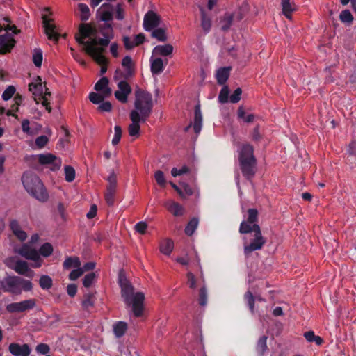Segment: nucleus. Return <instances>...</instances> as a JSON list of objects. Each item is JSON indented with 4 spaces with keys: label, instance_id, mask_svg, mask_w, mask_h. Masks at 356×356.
<instances>
[{
    "label": "nucleus",
    "instance_id": "1",
    "mask_svg": "<svg viewBox=\"0 0 356 356\" xmlns=\"http://www.w3.org/2000/svg\"><path fill=\"white\" fill-rule=\"evenodd\" d=\"M238 163L243 176L252 181L257 171V159L254 156V148L249 143H243L238 150Z\"/></svg>",
    "mask_w": 356,
    "mask_h": 356
},
{
    "label": "nucleus",
    "instance_id": "2",
    "mask_svg": "<svg viewBox=\"0 0 356 356\" xmlns=\"http://www.w3.org/2000/svg\"><path fill=\"white\" fill-rule=\"evenodd\" d=\"M121 296L128 307L131 306L136 317H140L144 310L145 296L142 292L134 293V286L128 281H120Z\"/></svg>",
    "mask_w": 356,
    "mask_h": 356
},
{
    "label": "nucleus",
    "instance_id": "3",
    "mask_svg": "<svg viewBox=\"0 0 356 356\" xmlns=\"http://www.w3.org/2000/svg\"><path fill=\"white\" fill-rule=\"evenodd\" d=\"M22 182L26 191L38 200L44 202L49 195L40 178L31 172H25Z\"/></svg>",
    "mask_w": 356,
    "mask_h": 356
},
{
    "label": "nucleus",
    "instance_id": "4",
    "mask_svg": "<svg viewBox=\"0 0 356 356\" xmlns=\"http://www.w3.org/2000/svg\"><path fill=\"white\" fill-rule=\"evenodd\" d=\"M0 289L4 293L18 296L22 291H31L33 289V284L22 277L16 275H7L0 280Z\"/></svg>",
    "mask_w": 356,
    "mask_h": 356
},
{
    "label": "nucleus",
    "instance_id": "5",
    "mask_svg": "<svg viewBox=\"0 0 356 356\" xmlns=\"http://www.w3.org/2000/svg\"><path fill=\"white\" fill-rule=\"evenodd\" d=\"M254 229L251 230L250 233H241L245 234L243 236V253L246 258H248L251 254L263 248L266 243L263 236L259 225L254 226Z\"/></svg>",
    "mask_w": 356,
    "mask_h": 356
},
{
    "label": "nucleus",
    "instance_id": "6",
    "mask_svg": "<svg viewBox=\"0 0 356 356\" xmlns=\"http://www.w3.org/2000/svg\"><path fill=\"white\" fill-rule=\"evenodd\" d=\"M134 107V111H138L143 119L147 120L151 115L153 108L152 94L137 88L135 91Z\"/></svg>",
    "mask_w": 356,
    "mask_h": 356
},
{
    "label": "nucleus",
    "instance_id": "7",
    "mask_svg": "<svg viewBox=\"0 0 356 356\" xmlns=\"http://www.w3.org/2000/svg\"><path fill=\"white\" fill-rule=\"evenodd\" d=\"M76 42L79 44L84 46L85 51L87 54L97 50H104L105 47L109 44L108 39L94 38L90 41H85L83 38H76Z\"/></svg>",
    "mask_w": 356,
    "mask_h": 356
},
{
    "label": "nucleus",
    "instance_id": "8",
    "mask_svg": "<svg viewBox=\"0 0 356 356\" xmlns=\"http://www.w3.org/2000/svg\"><path fill=\"white\" fill-rule=\"evenodd\" d=\"M36 302L37 300L34 298L24 300L8 304L6 309L9 313H22L33 309L36 306Z\"/></svg>",
    "mask_w": 356,
    "mask_h": 356
},
{
    "label": "nucleus",
    "instance_id": "9",
    "mask_svg": "<svg viewBox=\"0 0 356 356\" xmlns=\"http://www.w3.org/2000/svg\"><path fill=\"white\" fill-rule=\"evenodd\" d=\"M248 217L246 220H243L239 226V233H250L251 230L254 229V226L259 225L258 211L256 209H248L247 211Z\"/></svg>",
    "mask_w": 356,
    "mask_h": 356
},
{
    "label": "nucleus",
    "instance_id": "10",
    "mask_svg": "<svg viewBox=\"0 0 356 356\" xmlns=\"http://www.w3.org/2000/svg\"><path fill=\"white\" fill-rule=\"evenodd\" d=\"M108 182L106 191L104 194L105 201L109 206H113L115 202V195L117 188V176L114 172H112L107 178Z\"/></svg>",
    "mask_w": 356,
    "mask_h": 356
},
{
    "label": "nucleus",
    "instance_id": "11",
    "mask_svg": "<svg viewBox=\"0 0 356 356\" xmlns=\"http://www.w3.org/2000/svg\"><path fill=\"white\" fill-rule=\"evenodd\" d=\"M38 162L41 165H50V169L53 171L58 170L62 163L60 158L50 153L39 154Z\"/></svg>",
    "mask_w": 356,
    "mask_h": 356
},
{
    "label": "nucleus",
    "instance_id": "12",
    "mask_svg": "<svg viewBox=\"0 0 356 356\" xmlns=\"http://www.w3.org/2000/svg\"><path fill=\"white\" fill-rule=\"evenodd\" d=\"M130 119L131 124L129 126V134L131 136H138L140 130V122H145L143 117L140 115L138 111H131L130 112Z\"/></svg>",
    "mask_w": 356,
    "mask_h": 356
},
{
    "label": "nucleus",
    "instance_id": "13",
    "mask_svg": "<svg viewBox=\"0 0 356 356\" xmlns=\"http://www.w3.org/2000/svg\"><path fill=\"white\" fill-rule=\"evenodd\" d=\"M118 90L114 93L115 98L121 103H127L128 96L131 92L130 85L124 80L119 81L118 83Z\"/></svg>",
    "mask_w": 356,
    "mask_h": 356
},
{
    "label": "nucleus",
    "instance_id": "14",
    "mask_svg": "<svg viewBox=\"0 0 356 356\" xmlns=\"http://www.w3.org/2000/svg\"><path fill=\"white\" fill-rule=\"evenodd\" d=\"M159 16L152 10L148 11L144 17L143 27L145 31H150L160 24Z\"/></svg>",
    "mask_w": 356,
    "mask_h": 356
},
{
    "label": "nucleus",
    "instance_id": "15",
    "mask_svg": "<svg viewBox=\"0 0 356 356\" xmlns=\"http://www.w3.org/2000/svg\"><path fill=\"white\" fill-rule=\"evenodd\" d=\"M50 21L46 15L42 16L43 27L48 39L57 42L59 40L60 35L56 31L55 24H51Z\"/></svg>",
    "mask_w": 356,
    "mask_h": 356
},
{
    "label": "nucleus",
    "instance_id": "16",
    "mask_svg": "<svg viewBox=\"0 0 356 356\" xmlns=\"http://www.w3.org/2000/svg\"><path fill=\"white\" fill-rule=\"evenodd\" d=\"M15 44V40L11 35L5 33L0 35V54H4L10 52Z\"/></svg>",
    "mask_w": 356,
    "mask_h": 356
},
{
    "label": "nucleus",
    "instance_id": "17",
    "mask_svg": "<svg viewBox=\"0 0 356 356\" xmlns=\"http://www.w3.org/2000/svg\"><path fill=\"white\" fill-rule=\"evenodd\" d=\"M9 352L14 356H29L31 348L26 343L22 345L17 343H11L8 347Z\"/></svg>",
    "mask_w": 356,
    "mask_h": 356
},
{
    "label": "nucleus",
    "instance_id": "18",
    "mask_svg": "<svg viewBox=\"0 0 356 356\" xmlns=\"http://www.w3.org/2000/svg\"><path fill=\"white\" fill-rule=\"evenodd\" d=\"M113 6L108 3H104L97 10V14L101 21L108 22L113 19Z\"/></svg>",
    "mask_w": 356,
    "mask_h": 356
},
{
    "label": "nucleus",
    "instance_id": "19",
    "mask_svg": "<svg viewBox=\"0 0 356 356\" xmlns=\"http://www.w3.org/2000/svg\"><path fill=\"white\" fill-rule=\"evenodd\" d=\"M18 253L26 259L38 261L40 259L38 252L35 249L31 248L26 244H24L22 246V248L19 250Z\"/></svg>",
    "mask_w": 356,
    "mask_h": 356
},
{
    "label": "nucleus",
    "instance_id": "20",
    "mask_svg": "<svg viewBox=\"0 0 356 356\" xmlns=\"http://www.w3.org/2000/svg\"><path fill=\"white\" fill-rule=\"evenodd\" d=\"M109 80L107 77H102L95 85V90L101 92L106 97H109L111 95L112 90L108 87Z\"/></svg>",
    "mask_w": 356,
    "mask_h": 356
},
{
    "label": "nucleus",
    "instance_id": "21",
    "mask_svg": "<svg viewBox=\"0 0 356 356\" xmlns=\"http://www.w3.org/2000/svg\"><path fill=\"white\" fill-rule=\"evenodd\" d=\"M10 228L13 234L21 241H24L27 238L26 233L22 229L20 225L16 220H12L10 222Z\"/></svg>",
    "mask_w": 356,
    "mask_h": 356
},
{
    "label": "nucleus",
    "instance_id": "22",
    "mask_svg": "<svg viewBox=\"0 0 356 356\" xmlns=\"http://www.w3.org/2000/svg\"><path fill=\"white\" fill-rule=\"evenodd\" d=\"M202 126V115L199 104L195 105L194 108L193 129L196 134H200Z\"/></svg>",
    "mask_w": 356,
    "mask_h": 356
},
{
    "label": "nucleus",
    "instance_id": "23",
    "mask_svg": "<svg viewBox=\"0 0 356 356\" xmlns=\"http://www.w3.org/2000/svg\"><path fill=\"white\" fill-rule=\"evenodd\" d=\"M231 70V67H224L217 70L216 78L219 85L222 86L225 84L229 77Z\"/></svg>",
    "mask_w": 356,
    "mask_h": 356
},
{
    "label": "nucleus",
    "instance_id": "24",
    "mask_svg": "<svg viewBox=\"0 0 356 356\" xmlns=\"http://www.w3.org/2000/svg\"><path fill=\"white\" fill-rule=\"evenodd\" d=\"M244 300L247 302L249 309L252 314L254 313V303L255 300L258 301H264V299L262 298L260 296H254L252 293L250 291H246L244 294Z\"/></svg>",
    "mask_w": 356,
    "mask_h": 356
},
{
    "label": "nucleus",
    "instance_id": "25",
    "mask_svg": "<svg viewBox=\"0 0 356 356\" xmlns=\"http://www.w3.org/2000/svg\"><path fill=\"white\" fill-rule=\"evenodd\" d=\"M96 29L92 27L89 24H81L79 26L80 37H76V38H83L84 40L86 38L90 35H95L96 34Z\"/></svg>",
    "mask_w": 356,
    "mask_h": 356
},
{
    "label": "nucleus",
    "instance_id": "26",
    "mask_svg": "<svg viewBox=\"0 0 356 356\" xmlns=\"http://www.w3.org/2000/svg\"><path fill=\"white\" fill-rule=\"evenodd\" d=\"M168 210L175 216H181L184 215V207L177 202L170 201L165 204Z\"/></svg>",
    "mask_w": 356,
    "mask_h": 356
},
{
    "label": "nucleus",
    "instance_id": "27",
    "mask_svg": "<svg viewBox=\"0 0 356 356\" xmlns=\"http://www.w3.org/2000/svg\"><path fill=\"white\" fill-rule=\"evenodd\" d=\"M173 51V47L170 44L164 45H157L153 49V54L155 55H161L167 56L170 55Z\"/></svg>",
    "mask_w": 356,
    "mask_h": 356
},
{
    "label": "nucleus",
    "instance_id": "28",
    "mask_svg": "<svg viewBox=\"0 0 356 356\" xmlns=\"http://www.w3.org/2000/svg\"><path fill=\"white\" fill-rule=\"evenodd\" d=\"M164 70L163 60L161 58L151 59V72L153 74H159Z\"/></svg>",
    "mask_w": 356,
    "mask_h": 356
},
{
    "label": "nucleus",
    "instance_id": "29",
    "mask_svg": "<svg viewBox=\"0 0 356 356\" xmlns=\"http://www.w3.org/2000/svg\"><path fill=\"white\" fill-rule=\"evenodd\" d=\"M104 50H97L92 53L88 54L92 58V59L100 65H105V64H108V61L107 58L103 55Z\"/></svg>",
    "mask_w": 356,
    "mask_h": 356
},
{
    "label": "nucleus",
    "instance_id": "30",
    "mask_svg": "<svg viewBox=\"0 0 356 356\" xmlns=\"http://www.w3.org/2000/svg\"><path fill=\"white\" fill-rule=\"evenodd\" d=\"M95 295L93 293L89 291L83 295L81 302V305L84 309H88L94 306L95 304Z\"/></svg>",
    "mask_w": 356,
    "mask_h": 356
},
{
    "label": "nucleus",
    "instance_id": "31",
    "mask_svg": "<svg viewBox=\"0 0 356 356\" xmlns=\"http://www.w3.org/2000/svg\"><path fill=\"white\" fill-rule=\"evenodd\" d=\"M267 339L266 336L263 335L257 341L256 351L259 356H264L265 352L268 350Z\"/></svg>",
    "mask_w": 356,
    "mask_h": 356
},
{
    "label": "nucleus",
    "instance_id": "32",
    "mask_svg": "<svg viewBox=\"0 0 356 356\" xmlns=\"http://www.w3.org/2000/svg\"><path fill=\"white\" fill-rule=\"evenodd\" d=\"M234 21V15L230 13H226L220 20L221 29L224 31H228Z\"/></svg>",
    "mask_w": 356,
    "mask_h": 356
},
{
    "label": "nucleus",
    "instance_id": "33",
    "mask_svg": "<svg viewBox=\"0 0 356 356\" xmlns=\"http://www.w3.org/2000/svg\"><path fill=\"white\" fill-rule=\"evenodd\" d=\"M127 325L125 322L119 321L113 325V332L116 337H122L126 332Z\"/></svg>",
    "mask_w": 356,
    "mask_h": 356
},
{
    "label": "nucleus",
    "instance_id": "34",
    "mask_svg": "<svg viewBox=\"0 0 356 356\" xmlns=\"http://www.w3.org/2000/svg\"><path fill=\"white\" fill-rule=\"evenodd\" d=\"M63 266L65 269L68 270L72 267H80L81 262L79 258L77 257H68L64 261Z\"/></svg>",
    "mask_w": 356,
    "mask_h": 356
},
{
    "label": "nucleus",
    "instance_id": "35",
    "mask_svg": "<svg viewBox=\"0 0 356 356\" xmlns=\"http://www.w3.org/2000/svg\"><path fill=\"white\" fill-rule=\"evenodd\" d=\"M173 241L170 239H165L160 243V251L165 254L169 255L173 250Z\"/></svg>",
    "mask_w": 356,
    "mask_h": 356
},
{
    "label": "nucleus",
    "instance_id": "36",
    "mask_svg": "<svg viewBox=\"0 0 356 356\" xmlns=\"http://www.w3.org/2000/svg\"><path fill=\"white\" fill-rule=\"evenodd\" d=\"M122 65L124 68V70L127 71V74L129 75H134V67L132 62V59L131 56H126L124 57L122 61Z\"/></svg>",
    "mask_w": 356,
    "mask_h": 356
},
{
    "label": "nucleus",
    "instance_id": "37",
    "mask_svg": "<svg viewBox=\"0 0 356 356\" xmlns=\"http://www.w3.org/2000/svg\"><path fill=\"white\" fill-rule=\"evenodd\" d=\"M281 5L284 15L290 18L291 13L295 10L294 5L290 3V0H282Z\"/></svg>",
    "mask_w": 356,
    "mask_h": 356
},
{
    "label": "nucleus",
    "instance_id": "38",
    "mask_svg": "<svg viewBox=\"0 0 356 356\" xmlns=\"http://www.w3.org/2000/svg\"><path fill=\"white\" fill-rule=\"evenodd\" d=\"M151 35L159 42H165L168 39L165 31L163 28L154 29L152 31Z\"/></svg>",
    "mask_w": 356,
    "mask_h": 356
},
{
    "label": "nucleus",
    "instance_id": "39",
    "mask_svg": "<svg viewBox=\"0 0 356 356\" xmlns=\"http://www.w3.org/2000/svg\"><path fill=\"white\" fill-rule=\"evenodd\" d=\"M201 26L206 33H208L211 27V19L207 16L204 10L202 9H201Z\"/></svg>",
    "mask_w": 356,
    "mask_h": 356
},
{
    "label": "nucleus",
    "instance_id": "40",
    "mask_svg": "<svg viewBox=\"0 0 356 356\" xmlns=\"http://www.w3.org/2000/svg\"><path fill=\"white\" fill-rule=\"evenodd\" d=\"M198 222L199 220L197 218L191 219L185 228L186 234L190 236H192L197 227Z\"/></svg>",
    "mask_w": 356,
    "mask_h": 356
},
{
    "label": "nucleus",
    "instance_id": "41",
    "mask_svg": "<svg viewBox=\"0 0 356 356\" xmlns=\"http://www.w3.org/2000/svg\"><path fill=\"white\" fill-rule=\"evenodd\" d=\"M39 284H40V286L43 290H48L50 288H51V286L53 285V280L49 275H42L40 277Z\"/></svg>",
    "mask_w": 356,
    "mask_h": 356
},
{
    "label": "nucleus",
    "instance_id": "42",
    "mask_svg": "<svg viewBox=\"0 0 356 356\" xmlns=\"http://www.w3.org/2000/svg\"><path fill=\"white\" fill-rule=\"evenodd\" d=\"M248 11V5L246 3H243L234 13L232 14L234 15V20L238 22L241 21L245 17Z\"/></svg>",
    "mask_w": 356,
    "mask_h": 356
},
{
    "label": "nucleus",
    "instance_id": "43",
    "mask_svg": "<svg viewBox=\"0 0 356 356\" xmlns=\"http://www.w3.org/2000/svg\"><path fill=\"white\" fill-rule=\"evenodd\" d=\"M100 33L104 36L103 39H108L110 42L113 38V29L110 24H104L100 29Z\"/></svg>",
    "mask_w": 356,
    "mask_h": 356
},
{
    "label": "nucleus",
    "instance_id": "44",
    "mask_svg": "<svg viewBox=\"0 0 356 356\" xmlns=\"http://www.w3.org/2000/svg\"><path fill=\"white\" fill-rule=\"evenodd\" d=\"M38 252L39 253V255L40 254L44 257H48L53 252V246L49 243H45L41 245V247L39 249V251Z\"/></svg>",
    "mask_w": 356,
    "mask_h": 356
},
{
    "label": "nucleus",
    "instance_id": "45",
    "mask_svg": "<svg viewBox=\"0 0 356 356\" xmlns=\"http://www.w3.org/2000/svg\"><path fill=\"white\" fill-rule=\"evenodd\" d=\"M38 80H39L38 83H30L29 84V90L32 92L33 95H36V92L42 93L43 92V86L42 84V79L40 76H38Z\"/></svg>",
    "mask_w": 356,
    "mask_h": 356
},
{
    "label": "nucleus",
    "instance_id": "46",
    "mask_svg": "<svg viewBox=\"0 0 356 356\" xmlns=\"http://www.w3.org/2000/svg\"><path fill=\"white\" fill-rule=\"evenodd\" d=\"M29 270L28 264L24 261L19 260L15 264V270L19 275H25Z\"/></svg>",
    "mask_w": 356,
    "mask_h": 356
},
{
    "label": "nucleus",
    "instance_id": "47",
    "mask_svg": "<svg viewBox=\"0 0 356 356\" xmlns=\"http://www.w3.org/2000/svg\"><path fill=\"white\" fill-rule=\"evenodd\" d=\"M224 86L221 89L219 95H218V101L222 104H225L228 102L229 101V90L227 86L223 85Z\"/></svg>",
    "mask_w": 356,
    "mask_h": 356
},
{
    "label": "nucleus",
    "instance_id": "48",
    "mask_svg": "<svg viewBox=\"0 0 356 356\" xmlns=\"http://www.w3.org/2000/svg\"><path fill=\"white\" fill-rule=\"evenodd\" d=\"M339 19L341 22L348 24H352L353 21V17L349 10H342L340 13Z\"/></svg>",
    "mask_w": 356,
    "mask_h": 356
},
{
    "label": "nucleus",
    "instance_id": "49",
    "mask_svg": "<svg viewBox=\"0 0 356 356\" xmlns=\"http://www.w3.org/2000/svg\"><path fill=\"white\" fill-rule=\"evenodd\" d=\"M79 8L81 12V20L83 22L87 21L90 17V9L88 6L85 3H79Z\"/></svg>",
    "mask_w": 356,
    "mask_h": 356
},
{
    "label": "nucleus",
    "instance_id": "50",
    "mask_svg": "<svg viewBox=\"0 0 356 356\" xmlns=\"http://www.w3.org/2000/svg\"><path fill=\"white\" fill-rule=\"evenodd\" d=\"M208 293L205 286H202L199 290V304L205 306L207 304Z\"/></svg>",
    "mask_w": 356,
    "mask_h": 356
},
{
    "label": "nucleus",
    "instance_id": "51",
    "mask_svg": "<svg viewBox=\"0 0 356 356\" xmlns=\"http://www.w3.org/2000/svg\"><path fill=\"white\" fill-rule=\"evenodd\" d=\"M88 97L92 103L95 104H99L102 103L106 97L103 93L99 94L92 92L89 94Z\"/></svg>",
    "mask_w": 356,
    "mask_h": 356
},
{
    "label": "nucleus",
    "instance_id": "52",
    "mask_svg": "<svg viewBox=\"0 0 356 356\" xmlns=\"http://www.w3.org/2000/svg\"><path fill=\"white\" fill-rule=\"evenodd\" d=\"M237 114L238 117L243 119L245 122H252L254 119V115L253 114H248L246 115V113L242 107L238 108Z\"/></svg>",
    "mask_w": 356,
    "mask_h": 356
},
{
    "label": "nucleus",
    "instance_id": "53",
    "mask_svg": "<svg viewBox=\"0 0 356 356\" xmlns=\"http://www.w3.org/2000/svg\"><path fill=\"white\" fill-rule=\"evenodd\" d=\"M65 180L72 182L75 178V170L70 165H66L64 168Z\"/></svg>",
    "mask_w": 356,
    "mask_h": 356
},
{
    "label": "nucleus",
    "instance_id": "54",
    "mask_svg": "<svg viewBox=\"0 0 356 356\" xmlns=\"http://www.w3.org/2000/svg\"><path fill=\"white\" fill-rule=\"evenodd\" d=\"M33 62L36 67H41L42 63V52L40 49H35L34 51Z\"/></svg>",
    "mask_w": 356,
    "mask_h": 356
},
{
    "label": "nucleus",
    "instance_id": "55",
    "mask_svg": "<svg viewBox=\"0 0 356 356\" xmlns=\"http://www.w3.org/2000/svg\"><path fill=\"white\" fill-rule=\"evenodd\" d=\"M16 88L14 86H9L3 92L2 99L8 101L15 95Z\"/></svg>",
    "mask_w": 356,
    "mask_h": 356
},
{
    "label": "nucleus",
    "instance_id": "56",
    "mask_svg": "<svg viewBox=\"0 0 356 356\" xmlns=\"http://www.w3.org/2000/svg\"><path fill=\"white\" fill-rule=\"evenodd\" d=\"M154 178L156 183L161 187H165L166 185V180L164 176L163 172L161 170H157L154 174Z\"/></svg>",
    "mask_w": 356,
    "mask_h": 356
},
{
    "label": "nucleus",
    "instance_id": "57",
    "mask_svg": "<svg viewBox=\"0 0 356 356\" xmlns=\"http://www.w3.org/2000/svg\"><path fill=\"white\" fill-rule=\"evenodd\" d=\"M96 277V275L94 272L88 273L85 275L83 280V284L85 287H90Z\"/></svg>",
    "mask_w": 356,
    "mask_h": 356
},
{
    "label": "nucleus",
    "instance_id": "58",
    "mask_svg": "<svg viewBox=\"0 0 356 356\" xmlns=\"http://www.w3.org/2000/svg\"><path fill=\"white\" fill-rule=\"evenodd\" d=\"M134 75L127 74V71H122L120 69H117L114 73V80L128 79Z\"/></svg>",
    "mask_w": 356,
    "mask_h": 356
},
{
    "label": "nucleus",
    "instance_id": "59",
    "mask_svg": "<svg viewBox=\"0 0 356 356\" xmlns=\"http://www.w3.org/2000/svg\"><path fill=\"white\" fill-rule=\"evenodd\" d=\"M114 131L115 134L113 138L112 139V144L113 145H116L119 143L121 139L122 131L121 127L118 125L115 126Z\"/></svg>",
    "mask_w": 356,
    "mask_h": 356
},
{
    "label": "nucleus",
    "instance_id": "60",
    "mask_svg": "<svg viewBox=\"0 0 356 356\" xmlns=\"http://www.w3.org/2000/svg\"><path fill=\"white\" fill-rule=\"evenodd\" d=\"M242 94V90L241 88H237L234 92L231 95L229 101L231 103L236 104L241 99V95Z\"/></svg>",
    "mask_w": 356,
    "mask_h": 356
},
{
    "label": "nucleus",
    "instance_id": "61",
    "mask_svg": "<svg viewBox=\"0 0 356 356\" xmlns=\"http://www.w3.org/2000/svg\"><path fill=\"white\" fill-rule=\"evenodd\" d=\"M76 268V269H74L73 270H72L69 275V279L70 280L74 281L77 280L83 273V270H82L80 267Z\"/></svg>",
    "mask_w": 356,
    "mask_h": 356
},
{
    "label": "nucleus",
    "instance_id": "62",
    "mask_svg": "<svg viewBox=\"0 0 356 356\" xmlns=\"http://www.w3.org/2000/svg\"><path fill=\"white\" fill-rule=\"evenodd\" d=\"M147 229V224L144 221H140L135 225V230L140 234H145Z\"/></svg>",
    "mask_w": 356,
    "mask_h": 356
},
{
    "label": "nucleus",
    "instance_id": "63",
    "mask_svg": "<svg viewBox=\"0 0 356 356\" xmlns=\"http://www.w3.org/2000/svg\"><path fill=\"white\" fill-rule=\"evenodd\" d=\"M188 172H189V168L187 166L184 165L180 169L173 168L171 170V174L173 177H177V176H179V175L186 174Z\"/></svg>",
    "mask_w": 356,
    "mask_h": 356
},
{
    "label": "nucleus",
    "instance_id": "64",
    "mask_svg": "<svg viewBox=\"0 0 356 356\" xmlns=\"http://www.w3.org/2000/svg\"><path fill=\"white\" fill-rule=\"evenodd\" d=\"M35 350L40 354L46 355L50 351V348L47 344L42 343L36 346Z\"/></svg>",
    "mask_w": 356,
    "mask_h": 356
}]
</instances>
